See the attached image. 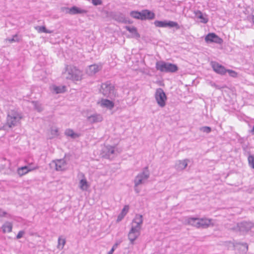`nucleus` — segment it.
Here are the masks:
<instances>
[{
    "mask_svg": "<svg viewBox=\"0 0 254 254\" xmlns=\"http://www.w3.org/2000/svg\"><path fill=\"white\" fill-rule=\"evenodd\" d=\"M226 72L228 73L229 76L233 77H236L238 75L237 72L232 69H226Z\"/></svg>",
    "mask_w": 254,
    "mask_h": 254,
    "instance_id": "nucleus-39",
    "label": "nucleus"
},
{
    "mask_svg": "<svg viewBox=\"0 0 254 254\" xmlns=\"http://www.w3.org/2000/svg\"><path fill=\"white\" fill-rule=\"evenodd\" d=\"M185 224L191 225L197 228H206L210 224V220L199 219L197 217H188L185 219Z\"/></svg>",
    "mask_w": 254,
    "mask_h": 254,
    "instance_id": "nucleus-2",
    "label": "nucleus"
},
{
    "mask_svg": "<svg viewBox=\"0 0 254 254\" xmlns=\"http://www.w3.org/2000/svg\"><path fill=\"white\" fill-rule=\"evenodd\" d=\"M142 21L153 20L155 18V14L153 11L145 9L142 10Z\"/></svg>",
    "mask_w": 254,
    "mask_h": 254,
    "instance_id": "nucleus-16",
    "label": "nucleus"
},
{
    "mask_svg": "<svg viewBox=\"0 0 254 254\" xmlns=\"http://www.w3.org/2000/svg\"><path fill=\"white\" fill-rule=\"evenodd\" d=\"M189 160L187 159L183 160H178L176 163V168L177 170H183L185 169L187 165L188 162Z\"/></svg>",
    "mask_w": 254,
    "mask_h": 254,
    "instance_id": "nucleus-26",
    "label": "nucleus"
},
{
    "mask_svg": "<svg viewBox=\"0 0 254 254\" xmlns=\"http://www.w3.org/2000/svg\"><path fill=\"white\" fill-rule=\"evenodd\" d=\"M125 22H123V23L132 24L133 23V21L132 20H127L126 17H125Z\"/></svg>",
    "mask_w": 254,
    "mask_h": 254,
    "instance_id": "nucleus-48",
    "label": "nucleus"
},
{
    "mask_svg": "<svg viewBox=\"0 0 254 254\" xmlns=\"http://www.w3.org/2000/svg\"><path fill=\"white\" fill-rule=\"evenodd\" d=\"M225 227L228 230H231L235 232H237V223H226L225 224Z\"/></svg>",
    "mask_w": 254,
    "mask_h": 254,
    "instance_id": "nucleus-34",
    "label": "nucleus"
},
{
    "mask_svg": "<svg viewBox=\"0 0 254 254\" xmlns=\"http://www.w3.org/2000/svg\"><path fill=\"white\" fill-rule=\"evenodd\" d=\"M6 214V212L3 211L1 208H0V217H3Z\"/></svg>",
    "mask_w": 254,
    "mask_h": 254,
    "instance_id": "nucleus-47",
    "label": "nucleus"
},
{
    "mask_svg": "<svg viewBox=\"0 0 254 254\" xmlns=\"http://www.w3.org/2000/svg\"><path fill=\"white\" fill-rule=\"evenodd\" d=\"M66 164L64 159H60L57 160H53L49 164L51 168H55L56 171H62L64 170L63 167Z\"/></svg>",
    "mask_w": 254,
    "mask_h": 254,
    "instance_id": "nucleus-15",
    "label": "nucleus"
},
{
    "mask_svg": "<svg viewBox=\"0 0 254 254\" xmlns=\"http://www.w3.org/2000/svg\"><path fill=\"white\" fill-rule=\"evenodd\" d=\"M251 19H252V21L254 24V15H252Z\"/></svg>",
    "mask_w": 254,
    "mask_h": 254,
    "instance_id": "nucleus-52",
    "label": "nucleus"
},
{
    "mask_svg": "<svg viewBox=\"0 0 254 254\" xmlns=\"http://www.w3.org/2000/svg\"><path fill=\"white\" fill-rule=\"evenodd\" d=\"M38 168V167L32 168L29 166H24L18 168L17 169V172L20 176H22L29 172L35 170Z\"/></svg>",
    "mask_w": 254,
    "mask_h": 254,
    "instance_id": "nucleus-20",
    "label": "nucleus"
},
{
    "mask_svg": "<svg viewBox=\"0 0 254 254\" xmlns=\"http://www.w3.org/2000/svg\"><path fill=\"white\" fill-rule=\"evenodd\" d=\"M196 17L200 20V22L203 23H206L208 21V16L206 14H203L200 10H197L195 12Z\"/></svg>",
    "mask_w": 254,
    "mask_h": 254,
    "instance_id": "nucleus-25",
    "label": "nucleus"
},
{
    "mask_svg": "<svg viewBox=\"0 0 254 254\" xmlns=\"http://www.w3.org/2000/svg\"><path fill=\"white\" fill-rule=\"evenodd\" d=\"M92 4L95 6L101 5L103 3L102 0H91Z\"/></svg>",
    "mask_w": 254,
    "mask_h": 254,
    "instance_id": "nucleus-44",
    "label": "nucleus"
},
{
    "mask_svg": "<svg viewBox=\"0 0 254 254\" xmlns=\"http://www.w3.org/2000/svg\"><path fill=\"white\" fill-rule=\"evenodd\" d=\"M53 131L54 132L53 134H55L56 135H59V134H58V129H56L53 130Z\"/></svg>",
    "mask_w": 254,
    "mask_h": 254,
    "instance_id": "nucleus-50",
    "label": "nucleus"
},
{
    "mask_svg": "<svg viewBox=\"0 0 254 254\" xmlns=\"http://www.w3.org/2000/svg\"><path fill=\"white\" fill-rule=\"evenodd\" d=\"M121 242L116 243L112 247L111 250L108 253V254H113L118 246L120 244Z\"/></svg>",
    "mask_w": 254,
    "mask_h": 254,
    "instance_id": "nucleus-42",
    "label": "nucleus"
},
{
    "mask_svg": "<svg viewBox=\"0 0 254 254\" xmlns=\"http://www.w3.org/2000/svg\"><path fill=\"white\" fill-rule=\"evenodd\" d=\"M155 68L157 70L165 73L176 72L179 70L177 64L163 61H157L155 64Z\"/></svg>",
    "mask_w": 254,
    "mask_h": 254,
    "instance_id": "nucleus-1",
    "label": "nucleus"
},
{
    "mask_svg": "<svg viewBox=\"0 0 254 254\" xmlns=\"http://www.w3.org/2000/svg\"><path fill=\"white\" fill-rule=\"evenodd\" d=\"M61 11L64 12L65 13H68L71 15L85 14L88 12L87 10L81 9L75 5L70 8L68 7H61Z\"/></svg>",
    "mask_w": 254,
    "mask_h": 254,
    "instance_id": "nucleus-9",
    "label": "nucleus"
},
{
    "mask_svg": "<svg viewBox=\"0 0 254 254\" xmlns=\"http://www.w3.org/2000/svg\"><path fill=\"white\" fill-rule=\"evenodd\" d=\"M105 154L104 155L106 158H109L111 154L115 153V147L111 145H108L105 148Z\"/></svg>",
    "mask_w": 254,
    "mask_h": 254,
    "instance_id": "nucleus-31",
    "label": "nucleus"
},
{
    "mask_svg": "<svg viewBox=\"0 0 254 254\" xmlns=\"http://www.w3.org/2000/svg\"><path fill=\"white\" fill-rule=\"evenodd\" d=\"M241 140H242V139H239V141L241 143H242V141H241Z\"/></svg>",
    "mask_w": 254,
    "mask_h": 254,
    "instance_id": "nucleus-54",
    "label": "nucleus"
},
{
    "mask_svg": "<svg viewBox=\"0 0 254 254\" xmlns=\"http://www.w3.org/2000/svg\"><path fill=\"white\" fill-rule=\"evenodd\" d=\"M50 88L52 92L55 94L63 93L66 91V87L65 85L57 86L54 84L51 86Z\"/></svg>",
    "mask_w": 254,
    "mask_h": 254,
    "instance_id": "nucleus-22",
    "label": "nucleus"
},
{
    "mask_svg": "<svg viewBox=\"0 0 254 254\" xmlns=\"http://www.w3.org/2000/svg\"><path fill=\"white\" fill-rule=\"evenodd\" d=\"M101 105L102 107H106L110 110L112 109L115 106L114 103L112 101L107 99H102Z\"/></svg>",
    "mask_w": 254,
    "mask_h": 254,
    "instance_id": "nucleus-24",
    "label": "nucleus"
},
{
    "mask_svg": "<svg viewBox=\"0 0 254 254\" xmlns=\"http://www.w3.org/2000/svg\"><path fill=\"white\" fill-rule=\"evenodd\" d=\"M211 85L214 87L216 88V89H221L222 88H223V87H221L220 86V85H217L216 84V83H213L211 84Z\"/></svg>",
    "mask_w": 254,
    "mask_h": 254,
    "instance_id": "nucleus-46",
    "label": "nucleus"
},
{
    "mask_svg": "<svg viewBox=\"0 0 254 254\" xmlns=\"http://www.w3.org/2000/svg\"><path fill=\"white\" fill-rule=\"evenodd\" d=\"M251 132L252 134H254V125L253 127V128L251 130Z\"/></svg>",
    "mask_w": 254,
    "mask_h": 254,
    "instance_id": "nucleus-51",
    "label": "nucleus"
},
{
    "mask_svg": "<svg viewBox=\"0 0 254 254\" xmlns=\"http://www.w3.org/2000/svg\"><path fill=\"white\" fill-rule=\"evenodd\" d=\"M102 66L100 67L97 64H94L88 66V68L87 69V73L90 76L93 75L97 73L101 69Z\"/></svg>",
    "mask_w": 254,
    "mask_h": 254,
    "instance_id": "nucleus-21",
    "label": "nucleus"
},
{
    "mask_svg": "<svg viewBox=\"0 0 254 254\" xmlns=\"http://www.w3.org/2000/svg\"><path fill=\"white\" fill-rule=\"evenodd\" d=\"M200 130L204 132L209 133L211 131V128L207 126L202 127L200 128Z\"/></svg>",
    "mask_w": 254,
    "mask_h": 254,
    "instance_id": "nucleus-40",
    "label": "nucleus"
},
{
    "mask_svg": "<svg viewBox=\"0 0 254 254\" xmlns=\"http://www.w3.org/2000/svg\"><path fill=\"white\" fill-rule=\"evenodd\" d=\"M64 134L67 136H69L72 139H75L81 136L80 133L74 132L72 129L68 128L65 130Z\"/></svg>",
    "mask_w": 254,
    "mask_h": 254,
    "instance_id": "nucleus-28",
    "label": "nucleus"
},
{
    "mask_svg": "<svg viewBox=\"0 0 254 254\" xmlns=\"http://www.w3.org/2000/svg\"><path fill=\"white\" fill-rule=\"evenodd\" d=\"M7 40L9 42V43H11L14 42H18V39L17 35H14L12 38L7 39Z\"/></svg>",
    "mask_w": 254,
    "mask_h": 254,
    "instance_id": "nucleus-43",
    "label": "nucleus"
},
{
    "mask_svg": "<svg viewBox=\"0 0 254 254\" xmlns=\"http://www.w3.org/2000/svg\"><path fill=\"white\" fill-rule=\"evenodd\" d=\"M154 24L157 27H174L176 30L181 28V26H180L177 22L171 20H155L154 22Z\"/></svg>",
    "mask_w": 254,
    "mask_h": 254,
    "instance_id": "nucleus-8",
    "label": "nucleus"
},
{
    "mask_svg": "<svg viewBox=\"0 0 254 254\" xmlns=\"http://www.w3.org/2000/svg\"><path fill=\"white\" fill-rule=\"evenodd\" d=\"M89 186L85 178L82 179L79 182V188L82 190H87Z\"/></svg>",
    "mask_w": 254,
    "mask_h": 254,
    "instance_id": "nucleus-33",
    "label": "nucleus"
},
{
    "mask_svg": "<svg viewBox=\"0 0 254 254\" xmlns=\"http://www.w3.org/2000/svg\"><path fill=\"white\" fill-rule=\"evenodd\" d=\"M100 91L107 98L113 99L116 96L115 86L109 81L102 83Z\"/></svg>",
    "mask_w": 254,
    "mask_h": 254,
    "instance_id": "nucleus-3",
    "label": "nucleus"
},
{
    "mask_svg": "<svg viewBox=\"0 0 254 254\" xmlns=\"http://www.w3.org/2000/svg\"><path fill=\"white\" fill-rule=\"evenodd\" d=\"M125 28L131 34V35L129 37L135 39H138L140 37V35L138 32L136 27L134 26H125Z\"/></svg>",
    "mask_w": 254,
    "mask_h": 254,
    "instance_id": "nucleus-18",
    "label": "nucleus"
},
{
    "mask_svg": "<svg viewBox=\"0 0 254 254\" xmlns=\"http://www.w3.org/2000/svg\"><path fill=\"white\" fill-rule=\"evenodd\" d=\"M66 78L73 81H79L82 79V72L76 66H70L68 70Z\"/></svg>",
    "mask_w": 254,
    "mask_h": 254,
    "instance_id": "nucleus-6",
    "label": "nucleus"
},
{
    "mask_svg": "<svg viewBox=\"0 0 254 254\" xmlns=\"http://www.w3.org/2000/svg\"><path fill=\"white\" fill-rule=\"evenodd\" d=\"M249 166L254 169V155H250L248 158Z\"/></svg>",
    "mask_w": 254,
    "mask_h": 254,
    "instance_id": "nucleus-38",
    "label": "nucleus"
},
{
    "mask_svg": "<svg viewBox=\"0 0 254 254\" xmlns=\"http://www.w3.org/2000/svg\"><path fill=\"white\" fill-rule=\"evenodd\" d=\"M149 175L148 167L146 166L143 168L141 173L135 177L134 180V187H137L138 185L143 184L145 181L149 177Z\"/></svg>",
    "mask_w": 254,
    "mask_h": 254,
    "instance_id": "nucleus-5",
    "label": "nucleus"
},
{
    "mask_svg": "<svg viewBox=\"0 0 254 254\" xmlns=\"http://www.w3.org/2000/svg\"><path fill=\"white\" fill-rule=\"evenodd\" d=\"M140 235V230L135 229L131 227L128 234V238L130 241V244L133 245L134 241Z\"/></svg>",
    "mask_w": 254,
    "mask_h": 254,
    "instance_id": "nucleus-13",
    "label": "nucleus"
},
{
    "mask_svg": "<svg viewBox=\"0 0 254 254\" xmlns=\"http://www.w3.org/2000/svg\"><path fill=\"white\" fill-rule=\"evenodd\" d=\"M36 30L40 33H51L52 31L48 30L45 26H37Z\"/></svg>",
    "mask_w": 254,
    "mask_h": 254,
    "instance_id": "nucleus-35",
    "label": "nucleus"
},
{
    "mask_svg": "<svg viewBox=\"0 0 254 254\" xmlns=\"http://www.w3.org/2000/svg\"><path fill=\"white\" fill-rule=\"evenodd\" d=\"M65 239H61V238L60 237L58 239V248L59 249H63L64 248V246L65 244Z\"/></svg>",
    "mask_w": 254,
    "mask_h": 254,
    "instance_id": "nucleus-36",
    "label": "nucleus"
},
{
    "mask_svg": "<svg viewBox=\"0 0 254 254\" xmlns=\"http://www.w3.org/2000/svg\"><path fill=\"white\" fill-rule=\"evenodd\" d=\"M6 126H7L6 124L5 125H3V126L0 127V130H6Z\"/></svg>",
    "mask_w": 254,
    "mask_h": 254,
    "instance_id": "nucleus-49",
    "label": "nucleus"
},
{
    "mask_svg": "<svg viewBox=\"0 0 254 254\" xmlns=\"http://www.w3.org/2000/svg\"><path fill=\"white\" fill-rule=\"evenodd\" d=\"M237 232L247 233L254 228V223L251 221H243L237 223Z\"/></svg>",
    "mask_w": 254,
    "mask_h": 254,
    "instance_id": "nucleus-7",
    "label": "nucleus"
},
{
    "mask_svg": "<svg viewBox=\"0 0 254 254\" xmlns=\"http://www.w3.org/2000/svg\"><path fill=\"white\" fill-rule=\"evenodd\" d=\"M21 118H22V117H21V116H19V120H20V119H21Z\"/></svg>",
    "mask_w": 254,
    "mask_h": 254,
    "instance_id": "nucleus-55",
    "label": "nucleus"
},
{
    "mask_svg": "<svg viewBox=\"0 0 254 254\" xmlns=\"http://www.w3.org/2000/svg\"><path fill=\"white\" fill-rule=\"evenodd\" d=\"M87 120L91 124L101 122L103 121V117L100 114H95L87 117Z\"/></svg>",
    "mask_w": 254,
    "mask_h": 254,
    "instance_id": "nucleus-23",
    "label": "nucleus"
},
{
    "mask_svg": "<svg viewBox=\"0 0 254 254\" xmlns=\"http://www.w3.org/2000/svg\"><path fill=\"white\" fill-rule=\"evenodd\" d=\"M111 18L119 23L126 22L125 15L120 12L113 11V13L111 14Z\"/></svg>",
    "mask_w": 254,
    "mask_h": 254,
    "instance_id": "nucleus-17",
    "label": "nucleus"
},
{
    "mask_svg": "<svg viewBox=\"0 0 254 254\" xmlns=\"http://www.w3.org/2000/svg\"><path fill=\"white\" fill-rule=\"evenodd\" d=\"M155 98L159 107H164L166 104L167 97L161 88L156 89L155 93Z\"/></svg>",
    "mask_w": 254,
    "mask_h": 254,
    "instance_id": "nucleus-4",
    "label": "nucleus"
},
{
    "mask_svg": "<svg viewBox=\"0 0 254 254\" xmlns=\"http://www.w3.org/2000/svg\"><path fill=\"white\" fill-rule=\"evenodd\" d=\"M1 229L3 233L10 232L12 231V224L10 222L6 221L2 225Z\"/></svg>",
    "mask_w": 254,
    "mask_h": 254,
    "instance_id": "nucleus-30",
    "label": "nucleus"
},
{
    "mask_svg": "<svg viewBox=\"0 0 254 254\" xmlns=\"http://www.w3.org/2000/svg\"><path fill=\"white\" fill-rule=\"evenodd\" d=\"M102 13L105 17L111 18V14L113 13V11H109L106 10H103Z\"/></svg>",
    "mask_w": 254,
    "mask_h": 254,
    "instance_id": "nucleus-41",
    "label": "nucleus"
},
{
    "mask_svg": "<svg viewBox=\"0 0 254 254\" xmlns=\"http://www.w3.org/2000/svg\"><path fill=\"white\" fill-rule=\"evenodd\" d=\"M204 40L208 44L214 43L221 44L223 42V39L215 33H209L205 36Z\"/></svg>",
    "mask_w": 254,
    "mask_h": 254,
    "instance_id": "nucleus-11",
    "label": "nucleus"
},
{
    "mask_svg": "<svg viewBox=\"0 0 254 254\" xmlns=\"http://www.w3.org/2000/svg\"><path fill=\"white\" fill-rule=\"evenodd\" d=\"M210 65L213 68V70L217 74L221 75H224L226 73V68L224 66L215 61H212L210 63Z\"/></svg>",
    "mask_w": 254,
    "mask_h": 254,
    "instance_id": "nucleus-12",
    "label": "nucleus"
},
{
    "mask_svg": "<svg viewBox=\"0 0 254 254\" xmlns=\"http://www.w3.org/2000/svg\"><path fill=\"white\" fill-rule=\"evenodd\" d=\"M242 147L244 152V154L245 156H248V157L250 155H252L251 154V151L248 149V146L247 145L243 144Z\"/></svg>",
    "mask_w": 254,
    "mask_h": 254,
    "instance_id": "nucleus-37",
    "label": "nucleus"
},
{
    "mask_svg": "<svg viewBox=\"0 0 254 254\" xmlns=\"http://www.w3.org/2000/svg\"><path fill=\"white\" fill-rule=\"evenodd\" d=\"M31 103L34 106V109L36 110L38 112L41 113L44 110V108L42 105L37 101H32Z\"/></svg>",
    "mask_w": 254,
    "mask_h": 254,
    "instance_id": "nucleus-32",
    "label": "nucleus"
},
{
    "mask_svg": "<svg viewBox=\"0 0 254 254\" xmlns=\"http://www.w3.org/2000/svg\"><path fill=\"white\" fill-rule=\"evenodd\" d=\"M226 243L228 244V246L229 248L232 247L234 250H235L236 248L239 247L240 249H242V251L243 253H246L248 250V245L246 243H235L229 241L226 242Z\"/></svg>",
    "mask_w": 254,
    "mask_h": 254,
    "instance_id": "nucleus-14",
    "label": "nucleus"
},
{
    "mask_svg": "<svg viewBox=\"0 0 254 254\" xmlns=\"http://www.w3.org/2000/svg\"><path fill=\"white\" fill-rule=\"evenodd\" d=\"M18 114L17 113L12 111L10 113H8L6 118V124L9 128L15 127L17 125V122Z\"/></svg>",
    "mask_w": 254,
    "mask_h": 254,
    "instance_id": "nucleus-10",
    "label": "nucleus"
},
{
    "mask_svg": "<svg viewBox=\"0 0 254 254\" xmlns=\"http://www.w3.org/2000/svg\"><path fill=\"white\" fill-rule=\"evenodd\" d=\"M129 205H126L124 206V208L122 210L121 212L118 215L117 219V222H120L126 216V215L127 214L129 210Z\"/></svg>",
    "mask_w": 254,
    "mask_h": 254,
    "instance_id": "nucleus-27",
    "label": "nucleus"
},
{
    "mask_svg": "<svg viewBox=\"0 0 254 254\" xmlns=\"http://www.w3.org/2000/svg\"><path fill=\"white\" fill-rule=\"evenodd\" d=\"M24 233L25 232L23 230L19 231V232L18 233L17 235L16 236V239H19L23 237Z\"/></svg>",
    "mask_w": 254,
    "mask_h": 254,
    "instance_id": "nucleus-45",
    "label": "nucleus"
},
{
    "mask_svg": "<svg viewBox=\"0 0 254 254\" xmlns=\"http://www.w3.org/2000/svg\"><path fill=\"white\" fill-rule=\"evenodd\" d=\"M134 190L135 191V192H136V193H139V190H138L136 188V187H134Z\"/></svg>",
    "mask_w": 254,
    "mask_h": 254,
    "instance_id": "nucleus-53",
    "label": "nucleus"
},
{
    "mask_svg": "<svg viewBox=\"0 0 254 254\" xmlns=\"http://www.w3.org/2000/svg\"><path fill=\"white\" fill-rule=\"evenodd\" d=\"M129 15L133 18L142 21V10L140 11L138 10L131 11Z\"/></svg>",
    "mask_w": 254,
    "mask_h": 254,
    "instance_id": "nucleus-29",
    "label": "nucleus"
},
{
    "mask_svg": "<svg viewBox=\"0 0 254 254\" xmlns=\"http://www.w3.org/2000/svg\"><path fill=\"white\" fill-rule=\"evenodd\" d=\"M132 222L136 224L135 226H132V227L141 230V225L143 223V216L141 214H136Z\"/></svg>",
    "mask_w": 254,
    "mask_h": 254,
    "instance_id": "nucleus-19",
    "label": "nucleus"
}]
</instances>
